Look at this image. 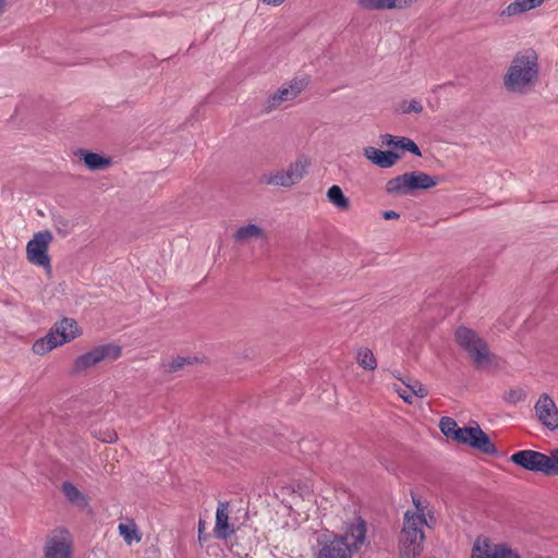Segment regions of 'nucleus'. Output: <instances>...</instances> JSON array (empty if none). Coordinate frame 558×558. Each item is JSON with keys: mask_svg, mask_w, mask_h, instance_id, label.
Returning <instances> with one entry per match:
<instances>
[{"mask_svg": "<svg viewBox=\"0 0 558 558\" xmlns=\"http://www.w3.org/2000/svg\"><path fill=\"white\" fill-rule=\"evenodd\" d=\"M539 78L538 54L527 48L518 51L502 77L505 89L511 94H529Z\"/></svg>", "mask_w": 558, "mask_h": 558, "instance_id": "1", "label": "nucleus"}, {"mask_svg": "<svg viewBox=\"0 0 558 558\" xmlns=\"http://www.w3.org/2000/svg\"><path fill=\"white\" fill-rule=\"evenodd\" d=\"M80 335L81 329L76 320L65 317L56 323L46 337L35 341L33 352L38 355H44L57 347L74 340Z\"/></svg>", "mask_w": 558, "mask_h": 558, "instance_id": "2", "label": "nucleus"}, {"mask_svg": "<svg viewBox=\"0 0 558 558\" xmlns=\"http://www.w3.org/2000/svg\"><path fill=\"white\" fill-rule=\"evenodd\" d=\"M457 343L466 351L474 366L486 369L493 363L487 343L472 329L459 327L456 331Z\"/></svg>", "mask_w": 558, "mask_h": 558, "instance_id": "3", "label": "nucleus"}, {"mask_svg": "<svg viewBox=\"0 0 558 558\" xmlns=\"http://www.w3.org/2000/svg\"><path fill=\"white\" fill-rule=\"evenodd\" d=\"M437 184V180L422 171L407 172L390 179L386 183L389 195H407L415 190H428Z\"/></svg>", "mask_w": 558, "mask_h": 558, "instance_id": "4", "label": "nucleus"}, {"mask_svg": "<svg viewBox=\"0 0 558 558\" xmlns=\"http://www.w3.org/2000/svg\"><path fill=\"white\" fill-rule=\"evenodd\" d=\"M426 524V518L422 514H412L411 510L404 513L400 543L408 556L420 554V548L424 539L423 526Z\"/></svg>", "mask_w": 558, "mask_h": 558, "instance_id": "5", "label": "nucleus"}, {"mask_svg": "<svg viewBox=\"0 0 558 558\" xmlns=\"http://www.w3.org/2000/svg\"><path fill=\"white\" fill-rule=\"evenodd\" d=\"M121 355V348L114 344H104L77 356L73 364L75 373L85 372L102 361H114Z\"/></svg>", "mask_w": 558, "mask_h": 558, "instance_id": "6", "label": "nucleus"}, {"mask_svg": "<svg viewBox=\"0 0 558 558\" xmlns=\"http://www.w3.org/2000/svg\"><path fill=\"white\" fill-rule=\"evenodd\" d=\"M306 83L303 80L294 78L288 83L282 84L275 93L264 102V111L269 113L271 111L286 108L293 101L305 88Z\"/></svg>", "mask_w": 558, "mask_h": 558, "instance_id": "7", "label": "nucleus"}, {"mask_svg": "<svg viewBox=\"0 0 558 558\" xmlns=\"http://www.w3.org/2000/svg\"><path fill=\"white\" fill-rule=\"evenodd\" d=\"M73 542L65 529L52 530L45 542L44 558H71Z\"/></svg>", "mask_w": 558, "mask_h": 558, "instance_id": "8", "label": "nucleus"}, {"mask_svg": "<svg viewBox=\"0 0 558 558\" xmlns=\"http://www.w3.org/2000/svg\"><path fill=\"white\" fill-rule=\"evenodd\" d=\"M453 440L487 454H495L497 452L495 445L477 424L475 426L459 427Z\"/></svg>", "mask_w": 558, "mask_h": 558, "instance_id": "9", "label": "nucleus"}, {"mask_svg": "<svg viewBox=\"0 0 558 558\" xmlns=\"http://www.w3.org/2000/svg\"><path fill=\"white\" fill-rule=\"evenodd\" d=\"M510 461L527 471L541 472L545 475H550V471H553L550 454L547 456L535 450H520L510 457Z\"/></svg>", "mask_w": 558, "mask_h": 558, "instance_id": "10", "label": "nucleus"}, {"mask_svg": "<svg viewBox=\"0 0 558 558\" xmlns=\"http://www.w3.org/2000/svg\"><path fill=\"white\" fill-rule=\"evenodd\" d=\"M52 241V234L49 231L36 233L26 245L27 259L37 266H49L48 247Z\"/></svg>", "mask_w": 558, "mask_h": 558, "instance_id": "11", "label": "nucleus"}, {"mask_svg": "<svg viewBox=\"0 0 558 558\" xmlns=\"http://www.w3.org/2000/svg\"><path fill=\"white\" fill-rule=\"evenodd\" d=\"M366 523L361 518H355L347 522L341 534H335L333 537L341 538L347 543L348 548L353 554L362 548L366 541Z\"/></svg>", "mask_w": 558, "mask_h": 558, "instance_id": "12", "label": "nucleus"}, {"mask_svg": "<svg viewBox=\"0 0 558 558\" xmlns=\"http://www.w3.org/2000/svg\"><path fill=\"white\" fill-rule=\"evenodd\" d=\"M472 558H521L506 544H494L487 538H477L472 548Z\"/></svg>", "mask_w": 558, "mask_h": 558, "instance_id": "13", "label": "nucleus"}, {"mask_svg": "<svg viewBox=\"0 0 558 558\" xmlns=\"http://www.w3.org/2000/svg\"><path fill=\"white\" fill-rule=\"evenodd\" d=\"M534 410L538 421L544 426L551 430L558 428V408L547 393L539 396Z\"/></svg>", "mask_w": 558, "mask_h": 558, "instance_id": "14", "label": "nucleus"}, {"mask_svg": "<svg viewBox=\"0 0 558 558\" xmlns=\"http://www.w3.org/2000/svg\"><path fill=\"white\" fill-rule=\"evenodd\" d=\"M315 558H352V553L341 538L332 537V539L322 544Z\"/></svg>", "mask_w": 558, "mask_h": 558, "instance_id": "15", "label": "nucleus"}, {"mask_svg": "<svg viewBox=\"0 0 558 558\" xmlns=\"http://www.w3.org/2000/svg\"><path fill=\"white\" fill-rule=\"evenodd\" d=\"M214 532L220 539H226L233 533L229 525V504L226 501L218 502Z\"/></svg>", "mask_w": 558, "mask_h": 558, "instance_id": "16", "label": "nucleus"}, {"mask_svg": "<svg viewBox=\"0 0 558 558\" xmlns=\"http://www.w3.org/2000/svg\"><path fill=\"white\" fill-rule=\"evenodd\" d=\"M364 156L374 165L380 168H391L396 165L400 155L393 151H383L378 148L368 146L364 148Z\"/></svg>", "mask_w": 558, "mask_h": 558, "instance_id": "17", "label": "nucleus"}, {"mask_svg": "<svg viewBox=\"0 0 558 558\" xmlns=\"http://www.w3.org/2000/svg\"><path fill=\"white\" fill-rule=\"evenodd\" d=\"M416 0H357L360 8L364 10H390L410 7Z\"/></svg>", "mask_w": 558, "mask_h": 558, "instance_id": "18", "label": "nucleus"}, {"mask_svg": "<svg viewBox=\"0 0 558 558\" xmlns=\"http://www.w3.org/2000/svg\"><path fill=\"white\" fill-rule=\"evenodd\" d=\"M546 0H514L500 11L501 17H512L541 7Z\"/></svg>", "mask_w": 558, "mask_h": 558, "instance_id": "19", "label": "nucleus"}, {"mask_svg": "<svg viewBox=\"0 0 558 558\" xmlns=\"http://www.w3.org/2000/svg\"><path fill=\"white\" fill-rule=\"evenodd\" d=\"M233 239L235 242L244 244L253 240L266 239V232L259 226L255 223H248L240 227L233 234Z\"/></svg>", "mask_w": 558, "mask_h": 558, "instance_id": "20", "label": "nucleus"}, {"mask_svg": "<svg viewBox=\"0 0 558 558\" xmlns=\"http://www.w3.org/2000/svg\"><path fill=\"white\" fill-rule=\"evenodd\" d=\"M308 166V159L305 156H299L294 162L290 163L287 169H283L292 186L304 178Z\"/></svg>", "mask_w": 558, "mask_h": 558, "instance_id": "21", "label": "nucleus"}, {"mask_svg": "<svg viewBox=\"0 0 558 558\" xmlns=\"http://www.w3.org/2000/svg\"><path fill=\"white\" fill-rule=\"evenodd\" d=\"M62 493L68 499V501L71 502L72 505L80 508L87 507L88 500L86 496L82 492H80L78 488L74 486L71 482H64L62 484Z\"/></svg>", "mask_w": 558, "mask_h": 558, "instance_id": "22", "label": "nucleus"}, {"mask_svg": "<svg viewBox=\"0 0 558 558\" xmlns=\"http://www.w3.org/2000/svg\"><path fill=\"white\" fill-rule=\"evenodd\" d=\"M328 201L339 210H348L350 207L349 198L343 194L338 185H332L327 191Z\"/></svg>", "mask_w": 558, "mask_h": 558, "instance_id": "23", "label": "nucleus"}, {"mask_svg": "<svg viewBox=\"0 0 558 558\" xmlns=\"http://www.w3.org/2000/svg\"><path fill=\"white\" fill-rule=\"evenodd\" d=\"M260 180L263 183H265L267 185H275V186H281V187L292 186L290 181L288 180L287 173L283 169L275 171V172L264 173L262 175Z\"/></svg>", "mask_w": 558, "mask_h": 558, "instance_id": "24", "label": "nucleus"}, {"mask_svg": "<svg viewBox=\"0 0 558 558\" xmlns=\"http://www.w3.org/2000/svg\"><path fill=\"white\" fill-rule=\"evenodd\" d=\"M83 160L90 170H100L110 166L111 160L96 153H84Z\"/></svg>", "mask_w": 558, "mask_h": 558, "instance_id": "25", "label": "nucleus"}, {"mask_svg": "<svg viewBox=\"0 0 558 558\" xmlns=\"http://www.w3.org/2000/svg\"><path fill=\"white\" fill-rule=\"evenodd\" d=\"M118 530L120 535L129 545H131L133 542H140L142 538L138 529L133 521L128 523H120L118 525Z\"/></svg>", "mask_w": 558, "mask_h": 558, "instance_id": "26", "label": "nucleus"}, {"mask_svg": "<svg viewBox=\"0 0 558 558\" xmlns=\"http://www.w3.org/2000/svg\"><path fill=\"white\" fill-rule=\"evenodd\" d=\"M356 360L359 365L366 371H374L377 367L376 357L368 348H360Z\"/></svg>", "mask_w": 558, "mask_h": 558, "instance_id": "27", "label": "nucleus"}, {"mask_svg": "<svg viewBox=\"0 0 558 558\" xmlns=\"http://www.w3.org/2000/svg\"><path fill=\"white\" fill-rule=\"evenodd\" d=\"M392 147L398 148V149L408 150V151L414 154L415 156L422 155L418 146L414 143V141H412L411 138H408V137L396 136V141H395V144L392 145Z\"/></svg>", "mask_w": 558, "mask_h": 558, "instance_id": "28", "label": "nucleus"}, {"mask_svg": "<svg viewBox=\"0 0 558 558\" xmlns=\"http://www.w3.org/2000/svg\"><path fill=\"white\" fill-rule=\"evenodd\" d=\"M439 427L445 436L452 439L459 428L457 422L453 418L447 416L440 420Z\"/></svg>", "mask_w": 558, "mask_h": 558, "instance_id": "29", "label": "nucleus"}, {"mask_svg": "<svg viewBox=\"0 0 558 558\" xmlns=\"http://www.w3.org/2000/svg\"><path fill=\"white\" fill-rule=\"evenodd\" d=\"M400 111L404 114H408V113H421L423 111V105L421 104L420 100L417 99H412L411 101L407 102H402L400 105Z\"/></svg>", "mask_w": 558, "mask_h": 558, "instance_id": "30", "label": "nucleus"}, {"mask_svg": "<svg viewBox=\"0 0 558 558\" xmlns=\"http://www.w3.org/2000/svg\"><path fill=\"white\" fill-rule=\"evenodd\" d=\"M526 399V392L522 388L511 389L506 395V401L512 404H517Z\"/></svg>", "mask_w": 558, "mask_h": 558, "instance_id": "31", "label": "nucleus"}, {"mask_svg": "<svg viewBox=\"0 0 558 558\" xmlns=\"http://www.w3.org/2000/svg\"><path fill=\"white\" fill-rule=\"evenodd\" d=\"M187 364H192V360L190 357L178 356L169 363L168 372H177Z\"/></svg>", "mask_w": 558, "mask_h": 558, "instance_id": "32", "label": "nucleus"}, {"mask_svg": "<svg viewBox=\"0 0 558 558\" xmlns=\"http://www.w3.org/2000/svg\"><path fill=\"white\" fill-rule=\"evenodd\" d=\"M412 397L424 398L427 396V389L418 381H414L412 385H408Z\"/></svg>", "mask_w": 558, "mask_h": 558, "instance_id": "33", "label": "nucleus"}, {"mask_svg": "<svg viewBox=\"0 0 558 558\" xmlns=\"http://www.w3.org/2000/svg\"><path fill=\"white\" fill-rule=\"evenodd\" d=\"M412 499H413V505L415 507V510L412 511V514H422L425 518L426 506L424 505V502L420 498L415 497L414 495H412Z\"/></svg>", "mask_w": 558, "mask_h": 558, "instance_id": "34", "label": "nucleus"}, {"mask_svg": "<svg viewBox=\"0 0 558 558\" xmlns=\"http://www.w3.org/2000/svg\"><path fill=\"white\" fill-rule=\"evenodd\" d=\"M550 464L553 468H550L553 471H550V475H557L558 474V448L550 451Z\"/></svg>", "mask_w": 558, "mask_h": 558, "instance_id": "35", "label": "nucleus"}, {"mask_svg": "<svg viewBox=\"0 0 558 558\" xmlns=\"http://www.w3.org/2000/svg\"><path fill=\"white\" fill-rule=\"evenodd\" d=\"M396 391L407 403L411 404L413 402V397L408 386L405 388H396Z\"/></svg>", "mask_w": 558, "mask_h": 558, "instance_id": "36", "label": "nucleus"}, {"mask_svg": "<svg viewBox=\"0 0 558 558\" xmlns=\"http://www.w3.org/2000/svg\"><path fill=\"white\" fill-rule=\"evenodd\" d=\"M395 141H396V136H392L390 134H385L381 136V142L383 144L387 145V146H391L395 144Z\"/></svg>", "mask_w": 558, "mask_h": 558, "instance_id": "37", "label": "nucleus"}, {"mask_svg": "<svg viewBox=\"0 0 558 558\" xmlns=\"http://www.w3.org/2000/svg\"><path fill=\"white\" fill-rule=\"evenodd\" d=\"M383 217L386 220H390V219H398L400 216L398 213H396L393 210H387V211H384Z\"/></svg>", "mask_w": 558, "mask_h": 558, "instance_id": "38", "label": "nucleus"}, {"mask_svg": "<svg viewBox=\"0 0 558 558\" xmlns=\"http://www.w3.org/2000/svg\"><path fill=\"white\" fill-rule=\"evenodd\" d=\"M259 1L267 5H272V7H278L284 2V0H259Z\"/></svg>", "mask_w": 558, "mask_h": 558, "instance_id": "39", "label": "nucleus"}, {"mask_svg": "<svg viewBox=\"0 0 558 558\" xmlns=\"http://www.w3.org/2000/svg\"><path fill=\"white\" fill-rule=\"evenodd\" d=\"M8 0H0V14L4 11Z\"/></svg>", "mask_w": 558, "mask_h": 558, "instance_id": "40", "label": "nucleus"}, {"mask_svg": "<svg viewBox=\"0 0 558 558\" xmlns=\"http://www.w3.org/2000/svg\"><path fill=\"white\" fill-rule=\"evenodd\" d=\"M204 529H205L204 522L199 521L198 522V533H199V535L203 533Z\"/></svg>", "mask_w": 558, "mask_h": 558, "instance_id": "41", "label": "nucleus"}, {"mask_svg": "<svg viewBox=\"0 0 558 558\" xmlns=\"http://www.w3.org/2000/svg\"><path fill=\"white\" fill-rule=\"evenodd\" d=\"M117 439V435H113V436H110L109 438L107 439H104V441H107V442H112Z\"/></svg>", "mask_w": 558, "mask_h": 558, "instance_id": "42", "label": "nucleus"}]
</instances>
